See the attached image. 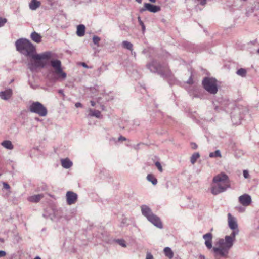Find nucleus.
Returning <instances> with one entry per match:
<instances>
[{
  "label": "nucleus",
  "mask_w": 259,
  "mask_h": 259,
  "mask_svg": "<svg viewBox=\"0 0 259 259\" xmlns=\"http://www.w3.org/2000/svg\"><path fill=\"white\" fill-rule=\"evenodd\" d=\"M61 164L63 167L65 168H69L72 165V162L68 159H61Z\"/></svg>",
  "instance_id": "412c9836"
},
{
  "label": "nucleus",
  "mask_w": 259,
  "mask_h": 259,
  "mask_svg": "<svg viewBox=\"0 0 259 259\" xmlns=\"http://www.w3.org/2000/svg\"><path fill=\"white\" fill-rule=\"evenodd\" d=\"M7 21L6 18L0 17V27L3 26Z\"/></svg>",
  "instance_id": "473e14b6"
},
{
  "label": "nucleus",
  "mask_w": 259,
  "mask_h": 259,
  "mask_svg": "<svg viewBox=\"0 0 259 259\" xmlns=\"http://www.w3.org/2000/svg\"><path fill=\"white\" fill-rule=\"evenodd\" d=\"M6 253L5 251L0 250V257H4L6 255Z\"/></svg>",
  "instance_id": "a19ab883"
},
{
  "label": "nucleus",
  "mask_w": 259,
  "mask_h": 259,
  "mask_svg": "<svg viewBox=\"0 0 259 259\" xmlns=\"http://www.w3.org/2000/svg\"><path fill=\"white\" fill-rule=\"evenodd\" d=\"M147 67L153 73H157L162 77L167 78L169 80L174 82L175 78L166 64H160L156 61H152L147 64Z\"/></svg>",
  "instance_id": "20e7f679"
},
{
  "label": "nucleus",
  "mask_w": 259,
  "mask_h": 259,
  "mask_svg": "<svg viewBox=\"0 0 259 259\" xmlns=\"http://www.w3.org/2000/svg\"><path fill=\"white\" fill-rule=\"evenodd\" d=\"M240 111L238 108H234L231 112V120L234 124H239L241 123V120L242 116L240 114Z\"/></svg>",
  "instance_id": "1a4fd4ad"
},
{
  "label": "nucleus",
  "mask_w": 259,
  "mask_h": 259,
  "mask_svg": "<svg viewBox=\"0 0 259 259\" xmlns=\"http://www.w3.org/2000/svg\"><path fill=\"white\" fill-rule=\"evenodd\" d=\"M136 1L140 4L142 3V0H136Z\"/></svg>",
  "instance_id": "864d4df0"
},
{
  "label": "nucleus",
  "mask_w": 259,
  "mask_h": 259,
  "mask_svg": "<svg viewBox=\"0 0 259 259\" xmlns=\"http://www.w3.org/2000/svg\"><path fill=\"white\" fill-rule=\"evenodd\" d=\"M34 259H41L40 257L39 256H36L34 258Z\"/></svg>",
  "instance_id": "4d7b16f0"
},
{
  "label": "nucleus",
  "mask_w": 259,
  "mask_h": 259,
  "mask_svg": "<svg viewBox=\"0 0 259 259\" xmlns=\"http://www.w3.org/2000/svg\"><path fill=\"white\" fill-rule=\"evenodd\" d=\"M122 46L124 48L129 50L131 51H133V45L131 42L128 41L124 40L122 41Z\"/></svg>",
  "instance_id": "393cba45"
},
{
  "label": "nucleus",
  "mask_w": 259,
  "mask_h": 259,
  "mask_svg": "<svg viewBox=\"0 0 259 259\" xmlns=\"http://www.w3.org/2000/svg\"><path fill=\"white\" fill-rule=\"evenodd\" d=\"M153 257L150 253H148L146 254V259H153Z\"/></svg>",
  "instance_id": "58836bf2"
},
{
  "label": "nucleus",
  "mask_w": 259,
  "mask_h": 259,
  "mask_svg": "<svg viewBox=\"0 0 259 259\" xmlns=\"http://www.w3.org/2000/svg\"><path fill=\"white\" fill-rule=\"evenodd\" d=\"M236 74L242 77H245L247 75V70L245 68H240L237 71Z\"/></svg>",
  "instance_id": "bb28decb"
},
{
  "label": "nucleus",
  "mask_w": 259,
  "mask_h": 259,
  "mask_svg": "<svg viewBox=\"0 0 259 259\" xmlns=\"http://www.w3.org/2000/svg\"><path fill=\"white\" fill-rule=\"evenodd\" d=\"M101 70H102V68H99L98 69V71H99V73L101 72Z\"/></svg>",
  "instance_id": "5fc2aeb1"
},
{
  "label": "nucleus",
  "mask_w": 259,
  "mask_h": 259,
  "mask_svg": "<svg viewBox=\"0 0 259 259\" xmlns=\"http://www.w3.org/2000/svg\"><path fill=\"white\" fill-rule=\"evenodd\" d=\"M138 20L139 24L142 27V31H143V32H144L145 31L146 28H145V26L144 23L141 20L140 17H138Z\"/></svg>",
  "instance_id": "7c9ffc66"
},
{
  "label": "nucleus",
  "mask_w": 259,
  "mask_h": 259,
  "mask_svg": "<svg viewBox=\"0 0 259 259\" xmlns=\"http://www.w3.org/2000/svg\"><path fill=\"white\" fill-rule=\"evenodd\" d=\"M164 252L166 256L169 259H172L174 256V253L170 248L166 247L164 249Z\"/></svg>",
  "instance_id": "5701e85b"
},
{
  "label": "nucleus",
  "mask_w": 259,
  "mask_h": 259,
  "mask_svg": "<svg viewBox=\"0 0 259 259\" xmlns=\"http://www.w3.org/2000/svg\"><path fill=\"white\" fill-rule=\"evenodd\" d=\"M3 187L4 189L6 190H9L10 188V185L6 182H4L3 183Z\"/></svg>",
  "instance_id": "e433bc0d"
},
{
  "label": "nucleus",
  "mask_w": 259,
  "mask_h": 259,
  "mask_svg": "<svg viewBox=\"0 0 259 259\" xmlns=\"http://www.w3.org/2000/svg\"><path fill=\"white\" fill-rule=\"evenodd\" d=\"M239 202L244 206H247L251 203V198L248 194H243L239 197Z\"/></svg>",
  "instance_id": "9b49d317"
},
{
  "label": "nucleus",
  "mask_w": 259,
  "mask_h": 259,
  "mask_svg": "<svg viewBox=\"0 0 259 259\" xmlns=\"http://www.w3.org/2000/svg\"><path fill=\"white\" fill-rule=\"evenodd\" d=\"M89 111V115L91 116H94L97 118H100L101 116V112L98 110L90 109Z\"/></svg>",
  "instance_id": "b1692460"
},
{
  "label": "nucleus",
  "mask_w": 259,
  "mask_h": 259,
  "mask_svg": "<svg viewBox=\"0 0 259 259\" xmlns=\"http://www.w3.org/2000/svg\"><path fill=\"white\" fill-rule=\"evenodd\" d=\"M161 8L159 6L154 5L150 3H145L143 7L139 10L140 13L147 10L150 12L156 13L160 11Z\"/></svg>",
  "instance_id": "6e6552de"
},
{
  "label": "nucleus",
  "mask_w": 259,
  "mask_h": 259,
  "mask_svg": "<svg viewBox=\"0 0 259 259\" xmlns=\"http://www.w3.org/2000/svg\"><path fill=\"white\" fill-rule=\"evenodd\" d=\"M127 140V139L122 136H120L119 138H118V141H126Z\"/></svg>",
  "instance_id": "ea45409f"
},
{
  "label": "nucleus",
  "mask_w": 259,
  "mask_h": 259,
  "mask_svg": "<svg viewBox=\"0 0 259 259\" xmlns=\"http://www.w3.org/2000/svg\"><path fill=\"white\" fill-rule=\"evenodd\" d=\"M149 1L152 3H155V2H156V0H149Z\"/></svg>",
  "instance_id": "6e6d98bb"
},
{
  "label": "nucleus",
  "mask_w": 259,
  "mask_h": 259,
  "mask_svg": "<svg viewBox=\"0 0 259 259\" xmlns=\"http://www.w3.org/2000/svg\"><path fill=\"white\" fill-rule=\"evenodd\" d=\"M206 4V0H200V4L204 6Z\"/></svg>",
  "instance_id": "49530a36"
},
{
  "label": "nucleus",
  "mask_w": 259,
  "mask_h": 259,
  "mask_svg": "<svg viewBox=\"0 0 259 259\" xmlns=\"http://www.w3.org/2000/svg\"><path fill=\"white\" fill-rule=\"evenodd\" d=\"M200 157L199 153H194L191 157V162L192 164H194L197 161V159Z\"/></svg>",
  "instance_id": "c85d7f7f"
},
{
  "label": "nucleus",
  "mask_w": 259,
  "mask_h": 259,
  "mask_svg": "<svg viewBox=\"0 0 259 259\" xmlns=\"http://www.w3.org/2000/svg\"><path fill=\"white\" fill-rule=\"evenodd\" d=\"M131 54H132V55H134V57L136 56V53L135 52H133V51H131Z\"/></svg>",
  "instance_id": "603ef678"
},
{
  "label": "nucleus",
  "mask_w": 259,
  "mask_h": 259,
  "mask_svg": "<svg viewBox=\"0 0 259 259\" xmlns=\"http://www.w3.org/2000/svg\"><path fill=\"white\" fill-rule=\"evenodd\" d=\"M257 42V39H255L254 40H252V41H250L249 44H250L251 45H255V43H256Z\"/></svg>",
  "instance_id": "de8ad7c7"
},
{
  "label": "nucleus",
  "mask_w": 259,
  "mask_h": 259,
  "mask_svg": "<svg viewBox=\"0 0 259 259\" xmlns=\"http://www.w3.org/2000/svg\"><path fill=\"white\" fill-rule=\"evenodd\" d=\"M30 37L33 41L36 43H39L41 41V36L35 31L32 32Z\"/></svg>",
  "instance_id": "a211bd4d"
},
{
  "label": "nucleus",
  "mask_w": 259,
  "mask_h": 259,
  "mask_svg": "<svg viewBox=\"0 0 259 259\" xmlns=\"http://www.w3.org/2000/svg\"><path fill=\"white\" fill-rule=\"evenodd\" d=\"M51 65L55 69V73L60 75V76L63 79L66 77V73L62 71L61 68V62L60 60H52L51 61Z\"/></svg>",
  "instance_id": "0eeeda50"
},
{
  "label": "nucleus",
  "mask_w": 259,
  "mask_h": 259,
  "mask_svg": "<svg viewBox=\"0 0 259 259\" xmlns=\"http://www.w3.org/2000/svg\"><path fill=\"white\" fill-rule=\"evenodd\" d=\"M127 219L125 217L123 218L121 221V226L123 227L124 226L127 225Z\"/></svg>",
  "instance_id": "2f4dec72"
},
{
  "label": "nucleus",
  "mask_w": 259,
  "mask_h": 259,
  "mask_svg": "<svg viewBox=\"0 0 259 259\" xmlns=\"http://www.w3.org/2000/svg\"><path fill=\"white\" fill-rule=\"evenodd\" d=\"M187 83L189 84H192L193 83V81L192 79V74L191 75L190 78L186 82Z\"/></svg>",
  "instance_id": "4c0bfd02"
},
{
  "label": "nucleus",
  "mask_w": 259,
  "mask_h": 259,
  "mask_svg": "<svg viewBox=\"0 0 259 259\" xmlns=\"http://www.w3.org/2000/svg\"><path fill=\"white\" fill-rule=\"evenodd\" d=\"M85 26L83 24H79L77 26L76 34L78 36L81 37L84 35Z\"/></svg>",
  "instance_id": "aec40b11"
},
{
  "label": "nucleus",
  "mask_w": 259,
  "mask_h": 259,
  "mask_svg": "<svg viewBox=\"0 0 259 259\" xmlns=\"http://www.w3.org/2000/svg\"><path fill=\"white\" fill-rule=\"evenodd\" d=\"M155 165L157 167L158 169L159 170V171L162 172L163 169H162L161 165L159 162H158V161L156 162L155 163Z\"/></svg>",
  "instance_id": "72a5a7b5"
},
{
  "label": "nucleus",
  "mask_w": 259,
  "mask_h": 259,
  "mask_svg": "<svg viewBox=\"0 0 259 259\" xmlns=\"http://www.w3.org/2000/svg\"><path fill=\"white\" fill-rule=\"evenodd\" d=\"M58 92L59 94L61 95L63 97L65 96V95L63 92V90L62 89L59 90Z\"/></svg>",
  "instance_id": "37998d69"
},
{
  "label": "nucleus",
  "mask_w": 259,
  "mask_h": 259,
  "mask_svg": "<svg viewBox=\"0 0 259 259\" xmlns=\"http://www.w3.org/2000/svg\"><path fill=\"white\" fill-rule=\"evenodd\" d=\"M228 226L231 230L238 229V224L236 218L233 217L230 213L228 214Z\"/></svg>",
  "instance_id": "f8f14e48"
},
{
  "label": "nucleus",
  "mask_w": 259,
  "mask_h": 259,
  "mask_svg": "<svg viewBox=\"0 0 259 259\" xmlns=\"http://www.w3.org/2000/svg\"><path fill=\"white\" fill-rule=\"evenodd\" d=\"M91 102V105H92V106H93V107H94V106H95V105H96V103H95V102H94V101H91V102Z\"/></svg>",
  "instance_id": "8fccbe9b"
},
{
  "label": "nucleus",
  "mask_w": 259,
  "mask_h": 259,
  "mask_svg": "<svg viewBox=\"0 0 259 259\" xmlns=\"http://www.w3.org/2000/svg\"><path fill=\"white\" fill-rule=\"evenodd\" d=\"M29 110L32 113L38 114L40 116H46L48 113L47 109L40 102H32L29 107Z\"/></svg>",
  "instance_id": "423d86ee"
},
{
  "label": "nucleus",
  "mask_w": 259,
  "mask_h": 259,
  "mask_svg": "<svg viewBox=\"0 0 259 259\" xmlns=\"http://www.w3.org/2000/svg\"><path fill=\"white\" fill-rule=\"evenodd\" d=\"M117 242L118 243L119 245H120L122 247H125L126 244L125 243V242L122 239H118L117 240Z\"/></svg>",
  "instance_id": "f704fd0d"
},
{
  "label": "nucleus",
  "mask_w": 259,
  "mask_h": 259,
  "mask_svg": "<svg viewBox=\"0 0 259 259\" xmlns=\"http://www.w3.org/2000/svg\"><path fill=\"white\" fill-rule=\"evenodd\" d=\"M66 196L67 203L68 205L74 204L76 202L78 197L77 194L72 191H68L66 193Z\"/></svg>",
  "instance_id": "9d476101"
},
{
  "label": "nucleus",
  "mask_w": 259,
  "mask_h": 259,
  "mask_svg": "<svg viewBox=\"0 0 259 259\" xmlns=\"http://www.w3.org/2000/svg\"><path fill=\"white\" fill-rule=\"evenodd\" d=\"M141 209L142 215L145 217L147 220L154 214L150 208L146 205H141Z\"/></svg>",
  "instance_id": "4468645a"
},
{
  "label": "nucleus",
  "mask_w": 259,
  "mask_h": 259,
  "mask_svg": "<svg viewBox=\"0 0 259 259\" xmlns=\"http://www.w3.org/2000/svg\"><path fill=\"white\" fill-rule=\"evenodd\" d=\"M232 230L230 235L226 236L224 239H219L215 244L217 246L213 247L212 253L215 259L226 258L228 256L229 251L235 241V236L239 234L238 229Z\"/></svg>",
  "instance_id": "f03ea898"
},
{
  "label": "nucleus",
  "mask_w": 259,
  "mask_h": 259,
  "mask_svg": "<svg viewBox=\"0 0 259 259\" xmlns=\"http://www.w3.org/2000/svg\"><path fill=\"white\" fill-rule=\"evenodd\" d=\"M12 90L9 89L0 92V98L4 100H9L12 95Z\"/></svg>",
  "instance_id": "dca6fc26"
},
{
  "label": "nucleus",
  "mask_w": 259,
  "mask_h": 259,
  "mask_svg": "<svg viewBox=\"0 0 259 259\" xmlns=\"http://www.w3.org/2000/svg\"><path fill=\"white\" fill-rule=\"evenodd\" d=\"M40 2L37 0H31L29 3V8L32 10H35L40 6Z\"/></svg>",
  "instance_id": "6ab92c4d"
},
{
  "label": "nucleus",
  "mask_w": 259,
  "mask_h": 259,
  "mask_svg": "<svg viewBox=\"0 0 259 259\" xmlns=\"http://www.w3.org/2000/svg\"><path fill=\"white\" fill-rule=\"evenodd\" d=\"M75 106L76 108L81 107H82V104L80 103H79V102H77V103H75Z\"/></svg>",
  "instance_id": "c03bdc74"
},
{
  "label": "nucleus",
  "mask_w": 259,
  "mask_h": 259,
  "mask_svg": "<svg viewBox=\"0 0 259 259\" xmlns=\"http://www.w3.org/2000/svg\"><path fill=\"white\" fill-rule=\"evenodd\" d=\"M213 182L215 184L211 186V192L214 195L225 191L230 187L228 177L224 172L215 176L213 179Z\"/></svg>",
  "instance_id": "7ed1b4c3"
},
{
  "label": "nucleus",
  "mask_w": 259,
  "mask_h": 259,
  "mask_svg": "<svg viewBox=\"0 0 259 259\" xmlns=\"http://www.w3.org/2000/svg\"><path fill=\"white\" fill-rule=\"evenodd\" d=\"M141 144H144L143 143H140L134 146V148L136 149V150H138L139 149V145H141Z\"/></svg>",
  "instance_id": "a18cd8bd"
},
{
  "label": "nucleus",
  "mask_w": 259,
  "mask_h": 259,
  "mask_svg": "<svg viewBox=\"0 0 259 259\" xmlns=\"http://www.w3.org/2000/svg\"><path fill=\"white\" fill-rule=\"evenodd\" d=\"M199 259H205V257L203 255H200L199 256Z\"/></svg>",
  "instance_id": "3c124183"
},
{
  "label": "nucleus",
  "mask_w": 259,
  "mask_h": 259,
  "mask_svg": "<svg viewBox=\"0 0 259 259\" xmlns=\"http://www.w3.org/2000/svg\"><path fill=\"white\" fill-rule=\"evenodd\" d=\"M82 66L83 67H84V68H89L88 66L85 63H82Z\"/></svg>",
  "instance_id": "09e8293b"
},
{
  "label": "nucleus",
  "mask_w": 259,
  "mask_h": 259,
  "mask_svg": "<svg viewBox=\"0 0 259 259\" xmlns=\"http://www.w3.org/2000/svg\"><path fill=\"white\" fill-rule=\"evenodd\" d=\"M100 40L101 38L97 36L94 35L93 37V41L94 44L97 45V46H99V42L100 41Z\"/></svg>",
  "instance_id": "c756f323"
},
{
  "label": "nucleus",
  "mask_w": 259,
  "mask_h": 259,
  "mask_svg": "<svg viewBox=\"0 0 259 259\" xmlns=\"http://www.w3.org/2000/svg\"><path fill=\"white\" fill-rule=\"evenodd\" d=\"M203 88L209 94H215L218 91L217 80L213 77H205L202 81Z\"/></svg>",
  "instance_id": "39448f33"
},
{
  "label": "nucleus",
  "mask_w": 259,
  "mask_h": 259,
  "mask_svg": "<svg viewBox=\"0 0 259 259\" xmlns=\"http://www.w3.org/2000/svg\"><path fill=\"white\" fill-rule=\"evenodd\" d=\"M148 220L157 227L160 229L162 228V224L160 218L155 214H154Z\"/></svg>",
  "instance_id": "2eb2a0df"
},
{
  "label": "nucleus",
  "mask_w": 259,
  "mask_h": 259,
  "mask_svg": "<svg viewBox=\"0 0 259 259\" xmlns=\"http://www.w3.org/2000/svg\"><path fill=\"white\" fill-rule=\"evenodd\" d=\"M17 51L26 57L31 58L33 62L28 63V67L32 72L37 68H44L47 64V61L51 58V52H45L41 54L36 53L35 47L26 38H20L15 42Z\"/></svg>",
  "instance_id": "f257e3e1"
},
{
  "label": "nucleus",
  "mask_w": 259,
  "mask_h": 259,
  "mask_svg": "<svg viewBox=\"0 0 259 259\" xmlns=\"http://www.w3.org/2000/svg\"><path fill=\"white\" fill-rule=\"evenodd\" d=\"M1 175V174H0V176Z\"/></svg>",
  "instance_id": "052dcab7"
},
{
  "label": "nucleus",
  "mask_w": 259,
  "mask_h": 259,
  "mask_svg": "<svg viewBox=\"0 0 259 259\" xmlns=\"http://www.w3.org/2000/svg\"><path fill=\"white\" fill-rule=\"evenodd\" d=\"M203 238L205 240V245L206 247L210 249H213L212 246V234L211 233H207L203 236Z\"/></svg>",
  "instance_id": "ddd939ff"
},
{
  "label": "nucleus",
  "mask_w": 259,
  "mask_h": 259,
  "mask_svg": "<svg viewBox=\"0 0 259 259\" xmlns=\"http://www.w3.org/2000/svg\"><path fill=\"white\" fill-rule=\"evenodd\" d=\"M243 174L245 179H247L249 177V172L247 170H244L243 171Z\"/></svg>",
  "instance_id": "c9c22d12"
},
{
  "label": "nucleus",
  "mask_w": 259,
  "mask_h": 259,
  "mask_svg": "<svg viewBox=\"0 0 259 259\" xmlns=\"http://www.w3.org/2000/svg\"><path fill=\"white\" fill-rule=\"evenodd\" d=\"M2 145L8 150H12L14 146L12 142L9 140H5L2 143Z\"/></svg>",
  "instance_id": "4be33fe9"
},
{
  "label": "nucleus",
  "mask_w": 259,
  "mask_h": 259,
  "mask_svg": "<svg viewBox=\"0 0 259 259\" xmlns=\"http://www.w3.org/2000/svg\"><path fill=\"white\" fill-rule=\"evenodd\" d=\"M191 145H192V148L193 149H196L198 147L197 145L195 143H192Z\"/></svg>",
  "instance_id": "79ce46f5"
},
{
  "label": "nucleus",
  "mask_w": 259,
  "mask_h": 259,
  "mask_svg": "<svg viewBox=\"0 0 259 259\" xmlns=\"http://www.w3.org/2000/svg\"><path fill=\"white\" fill-rule=\"evenodd\" d=\"M256 52L257 54H259V49L257 50Z\"/></svg>",
  "instance_id": "13d9d810"
},
{
  "label": "nucleus",
  "mask_w": 259,
  "mask_h": 259,
  "mask_svg": "<svg viewBox=\"0 0 259 259\" xmlns=\"http://www.w3.org/2000/svg\"><path fill=\"white\" fill-rule=\"evenodd\" d=\"M209 156L211 158L213 157H221L222 155L221 154V152L219 150H217L214 152H211L209 153Z\"/></svg>",
  "instance_id": "cd10ccee"
},
{
  "label": "nucleus",
  "mask_w": 259,
  "mask_h": 259,
  "mask_svg": "<svg viewBox=\"0 0 259 259\" xmlns=\"http://www.w3.org/2000/svg\"><path fill=\"white\" fill-rule=\"evenodd\" d=\"M147 179L148 181L151 182L154 185H156L157 183L156 178L152 174H148L147 176Z\"/></svg>",
  "instance_id": "a878e982"
},
{
  "label": "nucleus",
  "mask_w": 259,
  "mask_h": 259,
  "mask_svg": "<svg viewBox=\"0 0 259 259\" xmlns=\"http://www.w3.org/2000/svg\"><path fill=\"white\" fill-rule=\"evenodd\" d=\"M44 197V195L42 194L34 195L29 197L27 199L28 201L33 203H37L41 199Z\"/></svg>",
  "instance_id": "f3484780"
},
{
  "label": "nucleus",
  "mask_w": 259,
  "mask_h": 259,
  "mask_svg": "<svg viewBox=\"0 0 259 259\" xmlns=\"http://www.w3.org/2000/svg\"><path fill=\"white\" fill-rule=\"evenodd\" d=\"M102 108L103 110H104V106H102Z\"/></svg>",
  "instance_id": "bf43d9fd"
}]
</instances>
